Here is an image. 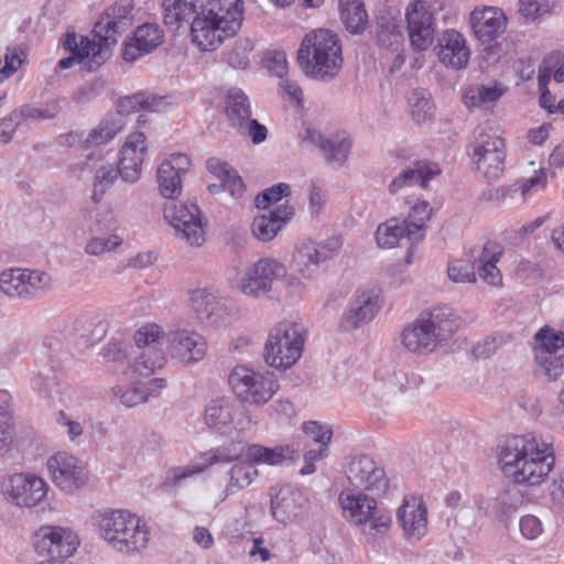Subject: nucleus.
Masks as SVG:
<instances>
[{
  "instance_id": "f257e3e1",
  "label": "nucleus",
  "mask_w": 564,
  "mask_h": 564,
  "mask_svg": "<svg viewBox=\"0 0 564 564\" xmlns=\"http://www.w3.org/2000/svg\"><path fill=\"white\" fill-rule=\"evenodd\" d=\"M498 463L512 485L498 494L494 508L500 519H507L523 501L517 486L535 487L547 479L555 465L554 447L534 436L511 435L498 445Z\"/></svg>"
},
{
  "instance_id": "f03ea898",
  "label": "nucleus",
  "mask_w": 564,
  "mask_h": 564,
  "mask_svg": "<svg viewBox=\"0 0 564 564\" xmlns=\"http://www.w3.org/2000/svg\"><path fill=\"white\" fill-rule=\"evenodd\" d=\"M242 20V0H207L191 23L192 41L200 51H214L237 34Z\"/></svg>"
},
{
  "instance_id": "7ed1b4c3",
  "label": "nucleus",
  "mask_w": 564,
  "mask_h": 564,
  "mask_svg": "<svg viewBox=\"0 0 564 564\" xmlns=\"http://www.w3.org/2000/svg\"><path fill=\"white\" fill-rule=\"evenodd\" d=\"M458 322L448 306L434 307L423 312L401 332V344L411 354L427 355L452 337Z\"/></svg>"
},
{
  "instance_id": "20e7f679",
  "label": "nucleus",
  "mask_w": 564,
  "mask_h": 564,
  "mask_svg": "<svg viewBox=\"0 0 564 564\" xmlns=\"http://www.w3.org/2000/svg\"><path fill=\"white\" fill-rule=\"evenodd\" d=\"M297 62L306 76L321 80L333 79L343 65L338 35L325 29L307 33L297 51Z\"/></svg>"
},
{
  "instance_id": "39448f33",
  "label": "nucleus",
  "mask_w": 564,
  "mask_h": 564,
  "mask_svg": "<svg viewBox=\"0 0 564 564\" xmlns=\"http://www.w3.org/2000/svg\"><path fill=\"white\" fill-rule=\"evenodd\" d=\"M100 536L116 551L139 553L148 546L150 532L147 524L124 509H108L95 516Z\"/></svg>"
},
{
  "instance_id": "423d86ee",
  "label": "nucleus",
  "mask_w": 564,
  "mask_h": 564,
  "mask_svg": "<svg viewBox=\"0 0 564 564\" xmlns=\"http://www.w3.org/2000/svg\"><path fill=\"white\" fill-rule=\"evenodd\" d=\"M306 332L301 324L282 322L270 329L263 348L264 362L278 370H286L301 358Z\"/></svg>"
},
{
  "instance_id": "0eeeda50",
  "label": "nucleus",
  "mask_w": 564,
  "mask_h": 564,
  "mask_svg": "<svg viewBox=\"0 0 564 564\" xmlns=\"http://www.w3.org/2000/svg\"><path fill=\"white\" fill-rule=\"evenodd\" d=\"M377 496L352 489L343 490L339 502L346 516L366 534L376 536L386 533L392 522L391 513L378 506Z\"/></svg>"
},
{
  "instance_id": "6e6552de",
  "label": "nucleus",
  "mask_w": 564,
  "mask_h": 564,
  "mask_svg": "<svg viewBox=\"0 0 564 564\" xmlns=\"http://www.w3.org/2000/svg\"><path fill=\"white\" fill-rule=\"evenodd\" d=\"M471 162L476 171L488 181H496L505 172V140L490 130L477 127L469 145Z\"/></svg>"
},
{
  "instance_id": "1a4fd4ad",
  "label": "nucleus",
  "mask_w": 564,
  "mask_h": 564,
  "mask_svg": "<svg viewBox=\"0 0 564 564\" xmlns=\"http://www.w3.org/2000/svg\"><path fill=\"white\" fill-rule=\"evenodd\" d=\"M228 383L237 399L249 405L268 403L280 388L273 373L258 372L245 366L230 371Z\"/></svg>"
},
{
  "instance_id": "9d476101",
  "label": "nucleus",
  "mask_w": 564,
  "mask_h": 564,
  "mask_svg": "<svg viewBox=\"0 0 564 564\" xmlns=\"http://www.w3.org/2000/svg\"><path fill=\"white\" fill-rule=\"evenodd\" d=\"M51 283V275L42 270L9 268L0 273V291L13 300H34L47 292Z\"/></svg>"
},
{
  "instance_id": "9b49d317",
  "label": "nucleus",
  "mask_w": 564,
  "mask_h": 564,
  "mask_svg": "<svg viewBox=\"0 0 564 564\" xmlns=\"http://www.w3.org/2000/svg\"><path fill=\"white\" fill-rule=\"evenodd\" d=\"M33 547L40 556L51 564L59 563L72 556L79 545L77 534L62 527L44 525L33 534Z\"/></svg>"
},
{
  "instance_id": "f8f14e48",
  "label": "nucleus",
  "mask_w": 564,
  "mask_h": 564,
  "mask_svg": "<svg viewBox=\"0 0 564 564\" xmlns=\"http://www.w3.org/2000/svg\"><path fill=\"white\" fill-rule=\"evenodd\" d=\"M535 361L549 380H556L564 369V332L550 326L542 327L535 335Z\"/></svg>"
},
{
  "instance_id": "ddd939ff",
  "label": "nucleus",
  "mask_w": 564,
  "mask_h": 564,
  "mask_svg": "<svg viewBox=\"0 0 564 564\" xmlns=\"http://www.w3.org/2000/svg\"><path fill=\"white\" fill-rule=\"evenodd\" d=\"M347 478L352 490L382 496L389 486L383 467L368 455H356L350 458L347 467Z\"/></svg>"
},
{
  "instance_id": "4468645a",
  "label": "nucleus",
  "mask_w": 564,
  "mask_h": 564,
  "mask_svg": "<svg viewBox=\"0 0 564 564\" xmlns=\"http://www.w3.org/2000/svg\"><path fill=\"white\" fill-rule=\"evenodd\" d=\"M164 218L175 229L177 237L191 246H200L205 241L202 215L196 204L170 203L164 207Z\"/></svg>"
},
{
  "instance_id": "2eb2a0df",
  "label": "nucleus",
  "mask_w": 564,
  "mask_h": 564,
  "mask_svg": "<svg viewBox=\"0 0 564 564\" xmlns=\"http://www.w3.org/2000/svg\"><path fill=\"white\" fill-rule=\"evenodd\" d=\"M405 22L411 46L415 51L427 50L435 34V18L427 2L414 0L405 10Z\"/></svg>"
},
{
  "instance_id": "dca6fc26",
  "label": "nucleus",
  "mask_w": 564,
  "mask_h": 564,
  "mask_svg": "<svg viewBox=\"0 0 564 564\" xmlns=\"http://www.w3.org/2000/svg\"><path fill=\"white\" fill-rule=\"evenodd\" d=\"M131 11L132 8L129 4L116 3L107 8L95 23L93 34L107 50V57H109L110 46L115 45L118 37L132 25Z\"/></svg>"
},
{
  "instance_id": "f3484780",
  "label": "nucleus",
  "mask_w": 564,
  "mask_h": 564,
  "mask_svg": "<svg viewBox=\"0 0 564 564\" xmlns=\"http://www.w3.org/2000/svg\"><path fill=\"white\" fill-rule=\"evenodd\" d=\"M339 237H330L321 242L303 241L294 257L293 263L299 273L312 279L319 270V264L330 259L340 248Z\"/></svg>"
},
{
  "instance_id": "a211bd4d",
  "label": "nucleus",
  "mask_w": 564,
  "mask_h": 564,
  "mask_svg": "<svg viewBox=\"0 0 564 564\" xmlns=\"http://www.w3.org/2000/svg\"><path fill=\"white\" fill-rule=\"evenodd\" d=\"M245 408L235 399L221 397L212 400L205 408L204 420L206 425L215 432L228 435L232 430H243L241 416Z\"/></svg>"
},
{
  "instance_id": "6ab92c4d",
  "label": "nucleus",
  "mask_w": 564,
  "mask_h": 564,
  "mask_svg": "<svg viewBox=\"0 0 564 564\" xmlns=\"http://www.w3.org/2000/svg\"><path fill=\"white\" fill-rule=\"evenodd\" d=\"M47 468L54 484L65 492H74L88 480V470L75 456L59 452L48 458Z\"/></svg>"
},
{
  "instance_id": "aec40b11",
  "label": "nucleus",
  "mask_w": 564,
  "mask_h": 564,
  "mask_svg": "<svg viewBox=\"0 0 564 564\" xmlns=\"http://www.w3.org/2000/svg\"><path fill=\"white\" fill-rule=\"evenodd\" d=\"M285 274L284 264L272 258H262L248 269L240 281V289L246 295L259 297L270 292L273 281Z\"/></svg>"
},
{
  "instance_id": "412c9836",
  "label": "nucleus",
  "mask_w": 564,
  "mask_h": 564,
  "mask_svg": "<svg viewBox=\"0 0 564 564\" xmlns=\"http://www.w3.org/2000/svg\"><path fill=\"white\" fill-rule=\"evenodd\" d=\"M475 37L481 44H490L500 37L507 28V17L497 7H476L469 15Z\"/></svg>"
},
{
  "instance_id": "4be33fe9",
  "label": "nucleus",
  "mask_w": 564,
  "mask_h": 564,
  "mask_svg": "<svg viewBox=\"0 0 564 564\" xmlns=\"http://www.w3.org/2000/svg\"><path fill=\"white\" fill-rule=\"evenodd\" d=\"M166 341L171 357L186 365L202 360L207 351L204 337L187 329H176L167 333Z\"/></svg>"
},
{
  "instance_id": "5701e85b",
  "label": "nucleus",
  "mask_w": 564,
  "mask_h": 564,
  "mask_svg": "<svg viewBox=\"0 0 564 564\" xmlns=\"http://www.w3.org/2000/svg\"><path fill=\"white\" fill-rule=\"evenodd\" d=\"M270 512L273 519L286 524L302 513L305 498L302 492L291 485L274 486L270 490Z\"/></svg>"
},
{
  "instance_id": "b1692460",
  "label": "nucleus",
  "mask_w": 564,
  "mask_h": 564,
  "mask_svg": "<svg viewBox=\"0 0 564 564\" xmlns=\"http://www.w3.org/2000/svg\"><path fill=\"white\" fill-rule=\"evenodd\" d=\"M302 142H310L316 145L325 162L334 167H341L347 161L352 141L346 134H335L325 138L318 130L307 128Z\"/></svg>"
},
{
  "instance_id": "393cba45",
  "label": "nucleus",
  "mask_w": 564,
  "mask_h": 564,
  "mask_svg": "<svg viewBox=\"0 0 564 564\" xmlns=\"http://www.w3.org/2000/svg\"><path fill=\"white\" fill-rule=\"evenodd\" d=\"M47 489L46 482L39 476L14 474L9 478L7 492L17 506L30 508L43 501Z\"/></svg>"
},
{
  "instance_id": "a878e982",
  "label": "nucleus",
  "mask_w": 564,
  "mask_h": 564,
  "mask_svg": "<svg viewBox=\"0 0 564 564\" xmlns=\"http://www.w3.org/2000/svg\"><path fill=\"white\" fill-rule=\"evenodd\" d=\"M397 519L409 541L417 542L427 532V508L422 498H404L398 509Z\"/></svg>"
},
{
  "instance_id": "bb28decb",
  "label": "nucleus",
  "mask_w": 564,
  "mask_h": 564,
  "mask_svg": "<svg viewBox=\"0 0 564 564\" xmlns=\"http://www.w3.org/2000/svg\"><path fill=\"white\" fill-rule=\"evenodd\" d=\"M379 311L378 296L370 292L356 294L344 311L340 318V328L352 332L371 322Z\"/></svg>"
},
{
  "instance_id": "cd10ccee",
  "label": "nucleus",
  "mask_w": 564,
  "mask_h": 564,
  "mask_svg": "<svg viewBox=\"0 0 564 564\" xmlns=\"http://www.w3.org/2000/svg\"><path fill=\"white\" fill-rule=\"evenodd\" d=\"M207 171L219 180V184H209L208 192L217 195L227 192L235 199H240L246 193V185L238 171L219 158H209L206 161Z\"/></svg>"
},
{
  "instance_id": "c85d7f7f",
  "label": "nucleus",
  "mask_w": 564,
  "mask_h": 564,
  "mask_svg": "<svg viewBox=\"0 0 564 564\" xmlns=\"http://www.w3.org/2000/svg\"><path fill=\"white\" fill-rule=\"evenodd\" d=\"M164 33L155 23H144L138 26L133 36L123 43L122 58L134 62L142 55L149 54L163 43Z\"/></svg>"
},
{
  "instance_id": "c756f323",
  "label": "nucleus",
  "mask_w": 564,
  "mask_h": 564,
  "mask_svg": "<svg viewBox=\"0 0 564 564\" xmlns=\"http://www.w3.org/2000/svg\"><path fill=\"white\" fill-rule=\"evenodd\" d=\"M437 56L442 64L454 69L465 68L470 52L465 37L456 30H446L438 39Z\"/></svg>"
},
{
  "instance_id": "7c9ffc66",
  "label": "nucleus",
  "mask_w": 564,
  "mask_h": 564,
  "mask_svg": "<svg viewBox=\"0 0 564 564\" xmlns=\"http://www.w3.org/2000/svg\"><path fill=\"white\" fill-rule=\"evenodd\" d=\"M441 173V169L436 163L417 160L403 169L389 184V192L397 194L404 187L419 185L426 188L430 180Z\"/></svg>"
},
{
  "instance_id": "2f4dec72",
  "label": "nucleus",
  "mask_w": 564,
  "mask_h": 564,
  "mask_svg": "<svg viewBox=\"0 0 564 564\" xmlns=\"http://www.w3.org/2000/svg\"><path fill=\"white\" fill-rule=\"evenodd\" d=\"M202 7L203 0H162L163 22L171 30L177 31L199 17Z\"/></svg>"
},
{
  "instance_id": "473e14b6",
  "label": "nucleus",
  "mask_w": 564,
  "mask_h": 564,
  "mask_svg": "<svg viewBox=\"0 0 564 564\" xmlns=\"http://www.w3.org/2000/svg\"><path fill=\"white\" fill-rule=\"evenodd\" d=\"M293 216V207L281 205L275 209H269L253 218L251 229L254 237L261 241L273 239L281 228Z\"/></svg>"
},
{
  "instance_id": "72a5a7b5",
  "label": "nucleus",
  "mask_w": 564,
  "mask_h": 564,
  "mask_svg": "<svg viewBox=\"0 0 564 564\" xmlns=\"http://www.w3.org/2000/svg\"><path fill=\"white\" fill-rule=\"evenodd\" d=\"M225 448L221 446L212 448L209 452L204 453L200 457V462L192 465L177 467L171 470V482L173 485L180 484L182 480L203 473L206 468L218 463H231L230 456L225 453Z\"/></svg>"
},
{
  "instance_id": "f704fd0d",
  "label": "nucleus",
  "mask_w": 564,
  "mask_h": 564,
  "mask_svg": "<svg viewBox=\"0 0 564 564\" xmlns=\"http://www.w3.org/2000/svg\"><path fill=\"white\" fill-rule=\"evenodd\" d=\"M225 113L235 129L243 127V121L251 117L250 100L240 88L228 89L225 97Z\"/></svg>"
},
{
  "instance_id": "c9c22d12",
  "label": "nucleus",
  "mask_w": 564,
  "mask_h": 564,
  "mask_svg": "<svg viewBox=\"0 0 564 564\" xmlns=\"http://www.w3.org/2000/svg\"><path fill=\"white\" fill-rule=\"evenodd\" d=\"M340 20L351 34H361L368 26V14L360 0H339Z\"/></svg>"
},
{
  "instance_id": "e433bc0d",
  "label": "nucleus",
  "mask_w": 564,
  "mask_h": 564,
  "mask_svg": "<svg viewBox=\"0 0 564 564\" xmlns=\"http://www.w3.org/2000/svg\"><path fill=\"white\" fill-rule=\"evenodd\" d=\"M432 208L429 202L417 200L410 209L409 215L402 221L408 227V240L420 242L425 237V223L430 219Z\"/></svg>"
},
{
  "instance_id": "4c0bfd02",
  "label": "nucleus",
  "mask_w": 564,
  "mask_h": 564,
  "mask_svg": "<svg viewBox=\"0 0 564 564\" xmlns=\"http://www.w3.org/2000/svg\"><path fill=\"white\" fill-rule=\"evenodd\" d=\"M165 354L161 347L149 346L143 349L141 355L133 362V372L138 377H150L156 369H161L165 365Z\"/></svg>"
},
{
  "instance_id": "58836bf2",
  "label": "nucleus",
  "mask_w": 564,
  "mask_h": 564,
  "mask_svg": "<svg viewBox=\"0 0 564 564\" xmlns=\"http://www.w3.org/2000/svg\"><path fill=\"white\" fill-rule=\"evenodd\" d=\"M402 238L408 239V227L397 218L379 225L376 231V241L380 248H393Z\"/></svg>"
},
{
  "instance_id": "ea45409f",
  "label": "nucleus",
  "mask_w": 564,
  "mask_h": 564,
  "mask_svg": "<svg viewBox=\"0 0 564 564\" xmlns=\"http://www.w3.org/2000/svg\"><path fill=\"white\" fill-rule=\"evenodd\" d=\"M257 475V468L248 459L234 464L229 469V482L226 486V491L235 494L248 487Z\"/></svg>"
},
{
  "instance_id": "a19ab883",
  "label": "nucleus",
  "mask_w": 564,
  "mask_h": 564,
  "mask_svg": "<svg viewBox=\"0 0 564 564\" xmlns=\"http://www.w3.org/2000/svg\"><path fill=\"white\" fill-rule=\"evenodd\" d=\"M156 177L163 197L172 199L181 194L182 175L177 174L167 163L160 164Z\"/></svg>"
},
{
  "instance_id": "79ce46f5",
  "label": "nucleus",
  "mask_w": 564,
  "mask_h": 564,
  "mask_svg": "<svg viewBox=\"0 0 564 564\" xmlns=\"http://www.w3.org/2000/svg\"><path fill=\"white\" fill-rule=\"evenodd\" d=\"M503 94V90L495 86L477 85L469 87L464 94V104L467 107H481L497 101Z\"/></svg>"
},
{
  "instance_id": "37998d69",
  "label": "nucleus",
  "mask_w": 564,
  "mask_h": 564,
  "mask_svg": "<svg viewBox=\"0 0 564 564\" xmlns=\"http://www.w3.org/2000/svg\"><path fill=\"white\" fill-rule=\"evenodd\" d=\"M499 257L500 252H494L490 242L484 246L479 258L478 274L485 282L491 285H496L500 281L499 269L496 265Z\"/></svg>"
},
{
  "instance_id": "c03bdc74",
  "label": "nucleus",
  "mask_w": 564,
  "mask_h": 564,
  "mask_svg": "<svg viewBox=\"0 0 564 564\" xmlns=\"http://www.w3.org/2000/svg\"><path fill=\"white\" fill-rule=\"evenodd\" d=\"M558 0H519V13L531 22H536L553 13Z\"/></svg>"
},
{
  "instance_id": "a18cd8bd",
  "label": "nucleus",
  "mask_w": 564,
  "mask_h": 564,
  "mask_svg": "<svg viewBox=\"0 0 564 564\" xmlns=\"http://www.w3.org/2000/svg\"><path fill=\"white\" fill-rule=\"evenodd\" d=\"M247 459L254 464L278 465L285 459L282 447H265L259 444H251L247 448Z\"/></svg>"
},
{
  "instance_id": "49530a36",
  "label": "nucleus",
  "mask_w": 564,
  "mask_h": 564,
  "mask_svg": "<svg viewBox=\"0 0 564 564\" xmlns=\"http://www.w3.org/2000/svg\"><path fill=\"white\" fill-rule=\"evenodd\" d=\"M412 118L416 123H424L432 119L433 102L425 96L424 90L414 89L409 98Z\"/></svg>"
},
{
  "instance_id": "de8ad7c7",
  "label": "nucleus",
  "mask_w": 564,
  "mask_h": 564,
  "mask_svg": "<svg viewBox=\"0 0 564 564\" xmlns=\"http://www.w3.org/2000/svg\"><path fill=\"white\" fill-rule=\"evenodd\" d=\"M64 48L69 51L70 54H82L86 57H91V53H95L98 48H101L104 51V62L107 61V50L100 45L97 37L94 36L93 40H90L87 36H80V42H77V35L75 33H67L66 39L64 42Z\"/></svg>"
},
{
  "instance_id": "09e8293b",
  "label": "nucleus",
  "mask_w": 564,
  "mask_h": 564,
  "mask_svg": "<svg viewBox=\"0 0 564 564\" xmlns=\"http://www.w3.org/2000/svg\"><path fill=\"white\" fill-rule=\"evenodd\" d=\"M74 63L80 65V67L85 70L93 72L99 68L104 62V51L98 48L95 53H91V57H86L82 54H70L67 57L59 59L57 66L61 69H66L73 66Z\"/></svg>"
},
{
  "instance_id": "8fccbe9b",
  "label": "nucleus",
  "mask_w": 564,
  "mask_h": 564,
  "mask_svg": "<svg viewBox=\"0 0 564 564\" xmlns=\"http://www.w3.org/2000/svg\"><path fill=\"white\" fill-rule=\"evenodd\" d=\"M119 130L120 126L115 120L105 119L89 132L85 140V144L87 147H96L107 143L109 140L115 138Z\"/></svg>"
},
{
  "instance_id": "3c124183",
  "label": "nucleus",
  "mask_w": 564,
  "mask_h": 564,
  "mask_svg": "<svg viewBox=\"0 0 564 564\" xmlns=\"http://www.w3.org/2000/svg\"><path fill=\"white\" fill-rule=\"evenodd\" d=\"M191 302L199 318H208L214 313L216 297L205 289H197L193 291Z\"/></svg>"
},
{
  "instance_id": "603ef678",
  "label": "nucleus",
  "mask_w": 564,
  "mask_h": 564,
  "mask_svg": "<svg viewBox=\"0 0 564 564\" xmlns=\"http://www.w3.org/2000/svg\"><path fill=\"white\" fill-rule=\"evenodd\" d=\"M163 337L164 333L159 325L148 324L138 329L133 338L138 347L147 349L149 346L161 347Z\"/></svg>"
},
{
  "instance_id": "864d4df0",
  "label": "nucleus",
  "mask_w": 564,
  "mask_h": 564,
  "mask_svg": "<svg viewBox=\"0 0 564 564\" xmlns=\"http://www.w3.org/2000/svg\"><path fill=\"white\" fill-rule=\"evenodd\" d=\"M539 75H549V83L552 77L556 83H564V53L558 52L545 58L539 68Z\"/></svg>"
},
{
  "instance_id": "5fc2aeb1",
  "label": "nucleus",
  "mask_w": 564,
  "mask_h": 564,
  "mask_svg": "<svg viewBox=\"0 0 564 564\" xmlns=\"http://www.w3.org/2000/svg\"><path fill=\"white\" fill-rule=\"evenodd\" d=\"M290 193L291 188L289 184L279 183L258 194L254 203L257 208L267 209L270 204L281 200L283 197L290 195Z\"/></svg>"
},
{
  "instance_id": "6e6d98bb",
  "label": "nucleus",
  "mask_w": 564,
  "mask_h": 564,
  "mask_svg": "<svg viewBox=\"0 0 564 564\" xmlns=\"http://www.w3.org/2000/svg\"><path fill=\"white\" fill-rule=\"evenodd\" d=\"M26 55L18 46L8 47L4 54V66L0 68V84L14 74L25 62Z\"/></svg>"
},
{
  "instance_id": "4d7b16f0",
  "label": "nucleus",
  "mask_w": 564,
  "mask_h": 564,
  "mask_svg": "<svg viewBox=\"0 0 564 564\" xmlns=\"http://www.w3.org/2000/svg\"><path fill=\"white\" fill-rule=\"evenodd\" d=\"M147 137L143 132H133L129 134L127 141L120 150V158H140L143 159L147 151Z\"/></svg>"
},
{
  "instance_id": "13d9d810",
  "label": "nucleus",
  "mask_w": 564,
  "mask_h": 564,
  "mask_svg": "<svg viewBox=\"0 0 564 564\" xmlns=\"http://www.w3.org/2000/svg\"><path fill=\"white\" fill-rule=\"evenodd\" d=\"M143 159L119 156L118 172L126 182L134 183L140 178Z\"/></svg>"
},
{
  "instance_id": "bf43d9fd",
  "label": "nucleus",
  "mask_w": 564,
  "mask_h": 564,
  "mask_svg": "<svg viewBox=\"0 0 564 564\" xmlns=\"http://www.w3.org/2000/svg\"><path fill=\"white\" fill-rule=\"evenodd\" d=\"M302 431L307 437L318 443L319 446H328L333 436V431L330 427L316 421L303 423Z\"/></svg>"
},
{
  "instance_id": "052dcab7",
  "label": "nucleus",
  "mask_w": 564,
  "mask_h": 564,
  "mask_svg": "<svg viewBox=\"0 0 564 564\" xmlns=\"http://www.w3.org/2000/svg\"><path fill=\"white\" fill-rule=\"evenodd\" d=\"M448 278L454 282H475L476 273L474 265L468 261L456 260L447 268Z\"/></svg>"
},
{
  "instance_id": "680f3d73",
  "label": "nucleus",
  "mask_w": 564,
  "mask_h": 564,
  "mask_svg": "<svg viewBox=\"0 0 564 564\" xmlns=\"http://www.w3.org/2000/svg\"><path fill=\"white\" fill-rule=\"evenodd\" d=\"M252 46L249 40H240L236 45L228 52L227 61L230 66L235 68H246L249 64V52Z\"/></svg>"
},
{
  "instance_id": "e2e57ef3",
  "label": "nucleus",
  "mask_w": 564,
  "mask_h": 564,
  "mask_svg": "<svg viewBox=\"0 0 564 564\" xmlns=\"http://www.w3.org/2000/svg\"><path fill=\"white\" fill-rule=\"evenodd\" d=\"M121 242L122 240L116 235H111L108 238L94 237L87 242L85 251L90 256H100L104 252L116 249Z\"/></svg>"
},
{
  "instance_id": "0e129e2a",
  "label": "nucleus",
  "mask_w": 564,
  "mask_h": 564,
  "mask_svg": "<svg viewBox=\"0 0 564 564\" xmlns=\"http://www.w3.org/2000/svg\"><path fill=\"white\" fill-rule=\"evenodd\" d=\"M236 130L240 134L248 135L254 144L263 142L268 135L267 127L251 117L243 121V127H238Z\"/></svg>"
},
{
  "instance_id": "69168bd1",
  "label": "nucleus",
  "mask_w": 564,
  "mask_h": 564,
  "mask_svg": "<svg viewBox=\"0 0 564 564\" xmlns=\"http://www.w3.org/2000/svg\"><path fill=\"white\" fill-rule=\"evenodd\" d=\"M112 392L127 408L143 403L148 399V394L135 387L123 390L121 387L117 386L112 388Z\"/></svg>"
},
{
  "instance_id": "338daca9",
  "label": "nucleus",
  "mask_w": 564,
  "mask_h": 564,
  "mask_svg": "<svg viewBox=\"0 0 564 564\" xmlns=\"http://www.w3.org/2000/svg\"><path fill=\"white\" fill-rule=\"evenodd\" d=\"M12 431H13V423H12V415L9 410V404L6 403L4 405L0 404V443L2 448H8L11 441H12Z\"/></svg>"
},
{
  "instance_id": "774afa93",
  "label": "nucleus",
  "mask_w": 564,
  "mask_h": 564,
  "mask_svg": "<svg viewBox=\"0 0 564 564\" xmlns=\"http://www.w3.org/2000/svg\"><path fill=\"white\" fill-rule=\"evenodd\" d=\"M263 65L272 75L282 78L288 72L286 55L275 51L263 58Z\"/></svg>"
}]
</instances>
